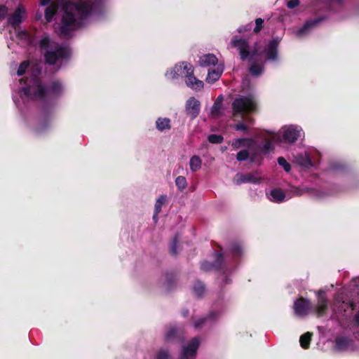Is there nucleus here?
Listing matches in <instances>:
<instances>
[{"label":"nucleus","mask_w":359,"mask_h":359,"mask_svg":"<svg viewBox=\"0 0 359 359\" xmlns=\"http://www.w3.org/2000/svg\"><path fill=\"white\" fill-rule=\"evenodd\" d=\"M32 84L24 89L25 93L32 100H41L44 97V88L41 81L36 76L32 79Z\"/></svg>","instance_id":"1a4fd4ad"},{"label":"nucleus","mask_w":359,"mask_h":359,"mask_svg":"<svg viewBox=\"0 0 359 359\" xmlns=\"http://www.w3.org/2000/svg\"><path fill=\"white\" fill-rule=\"evenodd\" d=\"M265 142L260 147L261 151L267 154L270 152L273 147V144L279 143L280 135H276L275 133H267L264 135Z\"/></svg>","instance_id":"ddd939ff"},{"label":"nucleus","mask_w":359,"mask_h":359,"mask_svg":"<svg viewBox=\"0 0 359 359\" xmlns=\"http://www.w3.org/2000/svg\"><path fill=\"white\" fill-rule=\"evenodd\" d=\"M237 184L241 183H257L259 181V177L255 174H237L236 175Z\"/></svg>","instance_id":"5701e85b"},{"label":"nucleus","mask_w":359,"mask_h":359,"mask_svg":"<svg viewBox=\"0 0 359 359\" xmlns=\"http://www.w3.org/2000/svg\"><path fill=\"white\" fill-rule=\"evenodd\" d=\"M266 196H267V198L271 201L277 203H282L292 197V196H289L287 198L285 192L280 189H271L269 192L266 193Z\"/></svg>","instance_id":"f3484780"},{"label":"nucleus","mask_w":359,"mask_h":359,"mask_svg":"<svg viewBox=\"0 0 359 359\" xmlns=\"http://www.w3.org/2000/svg\"><path fill=\"white\" fill-rule=\"evenodd\" d=\"M241 147H246L249 149L255 148L256 142L255 140L249 138L236 139L231 142V147L233 149H238Z\"/></svg>","instance_id":"412c9836"},{"label":"nucleus","mask_w":359,"mask_h":359,"mask_svg":"<svg viewBox=\"0 0 359 359\" xmlns=\"http://www.w3.org/2000/svg\"><path fill=\"white\" fill-rule=\"evenodd\" d=\"M8 13V9L4 6H0V20H3Z\"/></svg>","instance_id":"de8ad7c7"},{"label":"nucleus","mask_w":359,"mask_h":359,"mask_svg":"<svg viewBox=\"0 0 359 359\" xmlns=\"http://www.w3.org/2000/svg\"><path fill=\"white\" fill-rule=\"evenodd\" d=\"M280 39H273L269 41L264 49L258 46L257 43L252 48L245 39L236 36L230 43L231 48H236L242 60H248L252 62L249 68L250 74L253 76H258L264 72L263 60L276 61L278 60V47Z\"/></svg>","instance_id":"f257e3e1"},{"label":"nucleus","mask_w":359,"mask_h":359,"mask_svg":"<svg viewBox=\"0 0 359 359\" xmlns=\"http://www.w3.org/2000/svg\"><path fill=\"white\" fill-rule=\"evenodd\" d=\"M312 336L311 332H307L300 337L299 342L303 348L307 349L309 348Z\"/></svg>","instance_id":"c85d7f7f"},{"label":"nucleus","mask_w":359,"mask_h":359,"mask_svg":"<svg viewBox=\"0 0 359 359\" xmlns=\"http://www.w3.org/2000/svg\"><path fill=\"white\" fill-rule=\"evenodd\" d=\"M316 196H318V197H323L322 195H316Z\"/></svg>","instance_id":"6e6d98bb"},{"label":"nucleus","mask_w":359,"mask_h":359,"mask_svg":"<svg viewBox=\"0 0 359 359\" xmlns=\"http://www.w3.org/2000/svg\"><path fill=\"white\" fill-rule=\"evenodd\" d=\"M65 90L62 83L58 80L46 81V112L49 106L54 105Z\"/></svg>","instance_id":"423d86ee"},{"label":"nucleus","mask_w":359,"mask_h":359,"mask_svg":"<svg viewBox=\"0 0 359 359\" xmlns=\"http://www.w3.org/2000/svg\"><path fill=\"white\" fill-rule=\"evenodd\" d=\"M255 148H248L245 149H243V150H241L239 152H238L237 155H236V159L238 161H245L248 158V157L250 156V154H251L252 151Z\"/></svg>","instance_id":"2f4dec72"},{"label":"nucleus","mask_w":359,"mask_h":359,"mask_svg":"<svg viewBox=\"0 0 359 359\" xmlns=\"http://www.w3.org/2000/svg\"><path fill=\"white\" fill-rule=\"evenodd\" d=\"M200 109L201 103L199 100L195 97H191L187 101L186 111L187 114L191 117V118H195L197 117L200 112Z\"/></svg>","instance_id":"2eb2a0df"},{"label":"nucleus","mask_w":359,"mask_h":359,"mask_svg":"<svg viewBox=\"0 0 359 359\" xmlns=\"http://www.w3.org/2000/svg\"><path fill=\"white\" fill-rule=\"evenodd\" d=\"M323 20V18H319L315 20H308L305 24L296 32V35L298 36H303L309 34L312 29L316 26L320 22Z\"/></svg>","instance_id":"6ab92c4d"},{"label":"nucleus","mask_w":359,"mask_h":359,"mask_svg":"<svg viewBox=\"0 0 359 359\" xmlns=\"http://www.w3.org/2000/svg\"><path fill=\"white\" fill-rule=\"evenodd\" d=\"M233 112L234 115L250 112L256 108V101L252 94L247 96L241 95L236 98L232 103Z\"/></svg>","instance_id":"39448f33"},{"label":"nucleus","mask_w":359,"mask_h":359,"mask_svg":"<svg viewBox=\"0 0 359 359\" xmlns=\"http://www.w3.org/2000/svg\"><path fill=\"white\" fill-rule=\"evenodd\" d=\"M193 290L194 294L199 297L202 296L205 292L204 285L201 282L198 281L194 285Z\"/></svg>","instance_id":"f704fd0d"},{"label":"nucleus","mask_w":359,"mask_h":359,"mask_svg":"<svg viewBox=\"0 0 359 359\" xmlns=\"http://www.w3.org/2000/svg\"><path fill=\"white\" fill-rule=\"evenodd\" d=\"M223 137L219 135L212 134L208 136V141L212 144H219L222 142Z\"/></svg>","instance_id":"e433bc0d"},{"label":"nucleus","mask_w":359,"mask_h":359,"mask_svg":"<svg viewBox=\"0 0 359 359\" xmlns=\"http://www.w3.org/2000/svg\"><path fill=\"white\" fill-rule=\"evenodd\" d=\"M202 161L201 158L197 156H193L189 160V167L191 172H195L201 168Z\"/></svg>","instance_id":"cd10ccee"},{"label":"nucleus","mask_w":359,"mask_h":359,"mask_svg":"<svg viewBox=\"0 0 359 359\" xmlns=\"http://www.w3.org/2000/svg\"><path fill=\"white\" fill-rule=\"evenodd\" d=\"M165 340L167 341L183 342L185 339L184 330L176 326L170 327L166 334Z\"/></svg>","instance_id":"f8f14e48"},{"label":"nucleus","mask_w":359,"mask_h":359,"mask_svg":"<svg viewBox=\"0 0 359 359\" xmlns=\"http://www.w3.org/2000/svg\"><path fill=\"white\" fill-rule=\"evenodd\" d=\"M218 62L217 57L213 54H205L202 55L199 60V64L203 67H207L211 65L215 66Z\"/></svg>","instance_id":"b1692460"},{"label":"nucleus","mask_w":359,"mask_h":359,"mask_svg":"<svg viewBox=\"0 0 359 359\" xmlns=\"http://www.w3.org/2000/svg\"><path fill=\"white\" fill-rule=\"evenodd\" d=\"M302 133V129L299 126L291 125L283 127L278 133L275 134L280 135L278 140L280 142L293 143Z\"/></svg>","instance_id":"0eeeda50"},{"label":"nucleus","mask_w":359,"mask_h":359,"mask_svg":"<svg viewBox=\"0 0 359 359\" xmlns=\"http://www.w3.org/2000/svg\"><path fill=\"white\" fill-rule=\"evenodd\" d=\"M168 79H176L180 76L185 77L186 85L195 90L203 88V82L194 76V67L187 62L177 64L172 69L165 73Z\"/></svg>","instance_id":"20e7f679"},{"label":"nucleus","mask_w":359,"mask_h":359,"mask_svg":"<svg viewBox=\"0 0 359 359\" xmlns=\"http://www.w3.org/2000/svg\"><path fill=\"white\" fill-rule=\"evenodd\" d=\"M175 184L180 191H183L187 186V180L183 176H178L175 179Z\"/></svg>","instance_id":"72a5a7b5"},{"label":"nucleus","mask_w":359,"mask_h":359,"mask_svg":"<svg viewBox=\"0 0 359 359\" xmlns=\"http://www.w3.org/2000/svg\"><path fill=\"white\" fill-rule=\"evenodd\" d=\"M299 5V0H290L287 1V8L292 9L296 7H297Z\"/></svg>","instance_id":"a18cd8bd"},{"label":"nucleus","mask_w":359,"mask_h":359,"mask_svg":"<svg viewBox=\"0 0 359 359\" xmlns=\"http://www.w3.org/2000/svg\"><path fill=\"white\" fill-rule=\"evenodd\" d=\"M46 6L50 3V0H46Z\"/></svg>","instance_id":"5fc2aeb1"},{"label":"nucleus","mask_w":359,"mask_h":359,"mask_svg":"<svg viewBox=\"0 0 359 359\" xmlns=\"http://www.w3.org/2000/svg\"><path fill=\"white\" fill-rule=\"evenodd\" d=\"M26 10L20 4L18 6L8 19V22L14 27L18 26L26 18Z\"/></svg>","instance_id":"4468645a"},{"label":"nucleus","mask_w":359,"mask_h":359,"mask_svg":"<svg viewBox=\"0 0 359 359\" xmlns=\"http://www.w3.org/2000/svg\"><path fill=\"white\" fill-rule=\"evenodd\" d=\"M246 122L248 124H252L253 123V120L252 118H248V119L246 120Z\"/></svg>","instance_id":"3c124183"},{"label":"nucleus","mask_w":359,"mask_h":359,"mask_svg":"<svg viewBox=\"0 0 359 359\" xmlns=\"http://www.w3.org/2000/svg\"><path fill=\"white\" fill-rule=\"evenodd\" d=\"M337 320L343 329L348 330L359 341V316H340Z\"/></svg>","instance_id":"6e6552de"},{"label":"nucleus","mask_w":359,"mask_h":359,"mask_svg":"<svg viewBox=\"0 0 359 359\" xmlns=\"http://www.w3.org/2000/svg\"><path fill=\"white\" fill-rule=\"evenodd\" d=\"M200 346L199 338L196 337L191 339L187 345L183 346L181 359H189L195 357Z\"/></svg>","instance_id":"9b49d317"},{"label":"nucleus","mask_w":359,"mask_h":359,"mask_svg":"<svg viewBox=\"0 0 359 359\" xmlns=\"http://www.w3.org/2000/svg\"><path fill=\"white\" fill-rule=\"evenodd\" d=\"M62 16L60 25V33L64 37H69L71 32L83 25V21L93 11L90 3L80 1L77 4L65 2L62 4Z\"/></svg>","instance_id":"f03ea898"},{"label":"nucleus","mask_w":359,"mask_h":359,"mask_svg":"<svg viewBox=\"0 0 359 359\" xmlns=\"http://www.w3.org/2000/svg\"><path fill=\"white\" fill-rule=\"evenodd\" d=\"M222 107V104H219L216 102H214L210 111L211 116L213 118L219 116L221 114Z\"/></svg>","instance_id":"c9c22d12"},{"label":"nucleus","mask_w":359,"mask_h":359,"mask_svg":"<svg viewBox=\"0 0 359 359\" xmlns=\"http://www.w3.org/2000/svg\"><path fill=\"white\" fill-rule=\"evenodd\" d=\"M207 320L206 318H201L194 323V327L197 330L202 328Z\"/></svg>","instance_id":"c03bdc74"},{"label":"nucleus","mask_w":359,"mask_h":359,"mask_svg":"<svg viewBox=\"0 0 359 359\" xmlns=\"http://www.w3.org/2000/svg\"><path fill=\"white\" fill-rule=\"evenodd\" d=\"M294 161L303 168H309L313 166L310 156L306 151L294 156Z\"/></svg>","instance_id":"aec40b11"},{"label":"nucleus","mask_w":359,"mask_h":359,"mask_svg":"<svg viewBox=\"0 0 359 359\" xmlns=\"http://www.w3.org/2000/svg\"><path fill=\"white\" fill-rule=\"evenodd\" d=\"M311 308V302L310 300L300 298L294 302V309L296 314H304L309 311Z\"/></svg>","instance_id":"dca6fc26"},{"label":"nucleus","mask_w":359,"mask_h":359,"mask_svg":"<svg viewBox=\"0 0 359 359\" xmlns=\"http://www.w3.org/2000/svg\"><path fill=\"white\" fill-rule=\"evenodd\" d=\"M264 20L262 18H257L255 20V27L254 28V32L258 33L262 28Z\"/></svg>","instance_id":"79ce46f5"},{"label":"nucleus","mask_w":359,"mask_h":359,"mask_svg":"<svg viewBox=\"0 0 359 359\" xmlns=\"http://www.w3.org/2000/svg\"><path fill=\"white\" fill-rule=\"evenodd\" d=\"M55 8L51 6L46 7V22L51 20L53 15L55 13Z\"/></svg>","instance_id":"a19ab883"},{"label":"nucleus","mask_w":359,"mask_h":359,"mask_svg":"<svg viewBox=\"0 0 359 359\" xmlns=\"http://www.w3.org/2000/svg\"><path fill=\"white\" fill-rule=\"evenodd\" d=\"M156 127L161 132L169 130L171 128L170 119L159 117L156 121Z\"/></svg>","instance_id":"393cba45"},{"label":"nucleus","mask_w":359,"mask_h":359,"mask_svg":"<svg viewBox=\"0 0 359 359\" xmlns=\"http://www.w3.org/2000/svg\"><path fill=\"white\" fill-rule=\"evenodd\" d=\"M327 306V300L325 296V292L322 290L318 292L317 309L319 313L324 312Z\"/></svg>","instance_id":"bb28decb"},{"label":"nucleus","mask_w":359,"mask_h":359,"mask_svg":"<svg viewBox=\"0 0 359 359\" xmlns=\"http://www.w3.org/2000/svg\"><path fill=\"white\" fill-rule=\"evenodd\" d=\"M166 197L165 196H161L156 201L155 203V212L153 216L154 219H156L158 213L161 211V207L165 203Z\"/></svg>","instance_id":"7c9ffc66"},{"label":"nucleus","mask_w":359,"mask_h":359,"mask_svg":"<svg viewBox=\"0 0 359 359\" xmlns=\"http://www.w3.org/2000/svg\"><path fill=\"white\" fill-rule=\"evenodd\" d=\"M311 191V189L304 187H294L292 189V196H299L306 193H310Z\"/></svg>","instance_id":"473e14b6"},{"label":"nucleus","mask_w":359,"mask_h":359,"mask_svg":"<svg viewBox=\"0 0 359 359\" xmlns=\"http://www.w3.org/2000/svg\"><path fill=\"white\" fill-rule=\"evenodd\" d=\"M278 164L282 166L286 172H290V165L287 162V161L283 157H279L278 158Z\"/></svg>","instance_id":"ea45409f"},{"label":"nucleus","mask_w":359,"mask_h":359,"mask_svg":"<svg viewBox=\"0 0 359 359\" xmlns=\"http://www.w3.org/2000/svg\"><path fill=\"white\" fill-rule=\"evenodd\" d=\"M224 261V256L222 254H217L216 255V264H210L208 262H204L201 264V269L203 271H209L215 267H219L222 263Z\"/></svg>","instance_id":"a878e982"},{"label":"nucleus","mask_w":359,"mask_h":359,"mask_svg":"<svg viewBox=\"0 0 359 359\" xmlns=\"http://www.w3.org/2000/svg\"><path fill=\"white\" fill-rule=\"evenodd\" d=\"M222 101H223V96L222 95H220L217 97V98L216 99L215 102H216L219 104H222Z\"/></svg>","instance_id":"8fccbe9b"},{"label":"nucleus","mask_w":359,"mask_h":359,"mask_svg":"<svg viewBox=\"0 0 359 359\" xmlns=\"http://www.w3.org/2000/svg\"><path fill=\"white\" fill-rule=\"evenodd\" d=\"M29 67V62L28 61H24L22 62L19 67H18V69L17 71V74L19 76H21L22 74H24L27 69V67Z\"/></svg>","instance_id":"58836bf2"},{"label":"nucleus","mask_w":359,"mask_h":359,"mask_svg":"<svg viewBox=\"0 0 359 359\" xmlns=\"http://www.w3.org/2000/svg\"><path fill=\"white\" fill-rule=\"evenodd\" d=\"M170 355L168 351L165 349H160L156 355L155 359H169Z\"/></svg>","instance_id":"4c0bfd02"},{"label":"nucleus","mask_w":359,"mask_h":359,"mask_svg":"<svg viewBox=\"0 0 359 359\" xmlns=\"http://www.w3.org/2000/svg\"><path fill=\"white\" fill-rule=\"evenodd\" d=\"M69 55L70 50L67 47L59 45L46 36V75L48 72H57Z\"/></svg>","instance_id":"7ed1b4c3"},{"label":"nucleus","mask_w":359,"mask_h":359,"mask_svg":"<svg viewBox=\"0 0 359 359\" xmlns=\"http://www.w3.org/2000/svg\"><path fill=\"white\" fill-rule=\"evenodd\" d=\"M252 23H249V24L246 25L245 26L240 27L238 29V32L241 33V32H244L245 31L250 30L252 29Z\"/></svg>","instance_id":"09e8293b"},{"label":"nucleus","mask_w":359,"mask_h":359,"mask_svg":"<svg viewBox=\"0 0 359 359\" xmlns=\"http://www.w3.org/2000/svg\"><path fill=\"white\" fill-rule=\"evenodd\" d=\"M353 304L344 298L343 292H339L335 297L333 311L337 313L347 312L353 309Z\"/></svg>","instance_id":"9d476101"},{"label":"nucleus","mask_w":359,"mask_h":359,"mask_svg":"<svg viewBox=\"0 0 359 359\" xmlns=\"http://www.w3.org/2000/svg\"><path fill=\"white\" fill-rule=\"evenodd\" d=\"M234 128L236 130L245 131L248 129V127L245 123L240 122L234 126Z\"/></svg>","instance_id":"49530a36"},{"label":"nucleus","mask_w":359,"mask_h":359,"mask_svg":"<svg viewBox=\"0 0 359 359\" xmlns=\"http://www.w3.org/2000/svg\"><path fill=\"white\" fill-rule=\"evenodd\" d=\"M22 34L25 37H27V36H28V35H27V34L26 32H23Z\"/></svg>","instance_id":"864d4df0"},{"label":"nucleus","mask_w":359,"mask_h":359,"mask_svg":"<svg viewBox=\"0 0 359 359\" xmlns=\"http://www.w3.org/2000/svg\"><path fill=\"white\" fill-rule=\"evenodd\" d=\"M40 4L41 6H45V0H41Z\"/></svg>","instance_id":"603ef678"},{"label":"nucleus","mask_w":359,"mask_h":359,"mask_svg":"<svg viewBox=\"0 0 359 359\" xmlns=\"http://www.w3.org/2000/svg\"><path fill=\"white\" fill-rule=\"evenodd\" d=\"M335 347L339 351H346L349 348L353 347L354 341L346 337H338L334 341Z\"/></svg>","instance_id":"a211bd4d"},{"label":"nucleus","mask_w":359,"mask_h":359,"mask_svg":"<svg viewBox=\"0 0 359 359\" xmlns=\"http://www.w3.org/2000/svg\"><path fill=\"white\" fill-rule=\"evenodd\" d=\"M223 70L224 68L222 65H218L214 69H210L208 70L206 81L210 83L215 82L220 78Z\"/></svg>","instance_id":"4be33fe9"},{"label":"nucleus","mask_w":359,"mask_h":359,"mask_svg":"<svg viewBox=\"0 0 359 359\" xmlns=\"http://www.w3.org/2000/svg\"><path fill=\"white\" fill-rule=\"evenodd\" d=\"M229 253L232 257H238L243 254V248L239 243H233L229 249Z\"/></svg>","instance_id":"c756f323"},{"label":"nucleus","mask_w":359,"mask_h":359,"mask_svg":"<svg viewBox=\"0 0 359 359\" xmlns=\"http://www.w3.org/2000/svg\"><path fill=\"white\" fill-rule=\"evenodd\" d=\"M177 243H178V238L177 236H175L172 242L171 245H170V252L175 255H177Z\"/></svg>","instance_id":"37998d69"}]
</instances>
